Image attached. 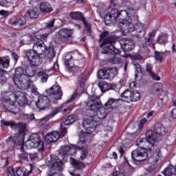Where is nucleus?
Returning <instances> with one entry per match:
<instances>
[{
	"instance_id": "obj_1",
	"label": "nucleus",
	"mask_w": 176,
	"mask_h": 176,
	"mask_svg": "<svg viewBox=\"0 0 176 176\" xmlns=\"http://www.w3.org/2000/svg\"><path fill=\"white\" fill-rule=\"evenodd\" d=\"M34 36L37 39V42L33 45V50H28L25 52V57L32 65H41L43 63V59L41 57V54H44L46 58L52 60L56 56V52L53 48H48L45 45L43 41H46L49 38L48 33H41L36 32L34 34Z\"/></svg>"
},
{
	"instance_id": "obj_2",
	"label": "nucleus",
	"mask_w": 176,
	"mask_h": 176,
	"mask_svg": "<svg viewBox=\"0 0 176 176\" xmlns=\"http://www.w3.org/2000/svg\"><path fill=\"white\" fill-rule=\"evenodd\" d=\"M87 107L89 108L92 112H97V116H94L84 120L82 122V127L86 130V134H91L94 133L97 127H101V121L97 119H104L107 115L111 112V110L102 107V103L100 100V96L92 95L89 97Z\"/></svg>"
},
{
	"instance_id": "obj_3",
	"label": "nucleus",
	"mask_w": 176,
	"mask_h": 176,
	"mask_svg": "<svg viewBox=\"0 0 176 176\" xmlns=\"http://www.w3.org/2000/svg\"><path fill=\"white\" fill-rule=\"evenodd\" d=\"M1 124L2 126H10L11 129L16 127L18 129V133L16 135L12 137L10 136L6 141L8 142H12L14 145H19L20 153L18 154V158L20 162H29L30 153H27L24 149V146H23V141H24V137H25V130H27V126L22 122H14L12 121H6L2 120L1 121Z\"/></svg>"
},
{
	"instance_id": "obj_4",
	"label": "nucleus",
	"mask_w": 176,
	"mask_h": 176,
	"mask_svg": "<svg viewBox=\"0 0 176 176\" xmlns=\"http://www.w3.org/2000/svg\"><path fill=\"white\" fill-rule=\"evenodd\" d=\"M18 103L21 107H25L28 104V99L27 98V95L25 93L21 92V91H16L14 93L12 91L6 92V98L3 102V106L4 107L5 109L16 115L17 111V107L14 102L17 101Z\"/></svg>"
},
{
	"instance_id": "obj_5",
	"label": "nucleus",
	"mask_w": 176,
	"mask_h": 176,
	"mask_svg": "<svg viewBox=\"0 0 176 176\" xmlns=\"http://www.w3.org/2000/svg\"><path fill=\"white\" fill-rule=\"evenodd\" d=\"M119 41L115 35L109 36V32L104 31L100 34V52L102 54H120V50L116 48L113 45Z\"/></svg>"
},
{
	"instance_id": "obj_6",
	"label": "nucleus",
	"mask_w": 176,
	"mask_h": 176,
	"mask_svg": "<svg viewBox=\"0 0 176 176\" xmlns=\"http://www.w3.org/2000/svg\"><path fill=\"white\" fill-rule=\"evenodd\" d=\"M131 19L129 16V13L126 10H119L116 8L112 9L104 16V23L107 25L108 24H112V23H116L119 21L120 24L126 23V20Z\"/></svg>"
},
{
	"instance_id": "obj_7",
	"label": "nucleus",
	"mask_w": 176,
	"mask_h": 176,
	"mask_svg": "<svg viewBox=\"0 0 176 176\" xmlns=\"http://www.w3.org/2000/svg\"><path fill=\"white\" fill-rule=\"evenodd\" d=\"M86 133H82L80 135V139L77 142V145H65L60 147L59 150V153L65 157V156H68L74 155L75 153V149L78 151H82V149H85L86 148V136L85 135Z\"/></svg>"
},
{
	"instance_id": "obj_8",
	"label": "nucleus",
	"mask_w": 176,
	"mask_h": 176,
	"mask_svg": "<svg viewBox=\"0 0 176 176\" xmlns=\"http://www.w3.org/2000/svg\"><path fill=\"white\" fill-rule=\"evenodd\" d=\"M76 97H78V93L75 92L71 96V98L67 101H66L65 103H63L58 107L52 108L51 114H50L47 117H45L41 120H40L38 124V127H46V122H49V120H50V119H52V118H54V116H56V115H57V113H60V112H61L63 111V109H64V108H65V105H67V104H69V102H72L73 101H75V100L76 99Z\"/></svg>"
},
{
	"instance_id": "obj_9",
	"label": "nucleus",
	"mask_w": 176,
	"mask_h": 176,
	"mask_svg": "<svg viewBox=\"0 0 176 176\" xmlns=\"http://www.w3.org/2000/svg\"><path fill=\"white\" fill-rule=\"evenodd\" d=\"M48 166L50 170L47 171V176H64L57 171H63V161L56 155H51Z\"/></svg>"
},
{
	"instance_id": "obj_10",
	"label": "nucleus",
	"mask_w": 176,
	"mask_h": 176,
	"mask_svg": "<svg viewBox=\"0 0 176 176\" xmlns=\"http://www.w3.org/2000/svg\"><path fill=\"white\" fill-rule=\"evenodd\" d=\"M25 146L28 149H32V148H37L38 152L45 151V144L43 141L41 139V136L38 133H32L25 142Z\"/></svg>"
},
{
	"instance_id": "obj_11",
	"label": "nucleus",
	"mask_w": 176,
	"mask_h": 176,
	"mask_svg": "<svg viewBox=\"0 0 176 176\" xmlns=\"http://www.w3.org/2000/svg\"><path fill=\"white\" fill-rule=\"evenodd\" d=\"M119 27L122 34L124 35H126V34H131L133 31H135L138 34H141V32L144 31V25L140 23H138L134 26V25L131 23V18H128L126 22L121 23Z\"/></svg>"
},
{
	"instance_id": "obj_12",
	"label": "nucleus",
	"mask_w": 176,
	"mask_h": 176,
	"mask_svg": "<svg viewBox=\"0 0 176 176\" xmlns=\"http://www.w3.org/2000/svg\"><path fill=\"white\" fill-rule=\"evenodd\" d=\"M14 84L19 89L21 90H27L28 89H30L32 93L33 94H37L38 93V88L35 85H34V82L30 78H20L15 79L14 80Z\"/></svg>"
},
{
	"instance_id": "obj_13",
	"label": "nucleus",
	"mask_w": 176,
	"mask_h": 176,
	"mask_svg": "<svg viewBox=\"0 0 176 176\" xmlns=\"http://www.w3.org/2000/svg\"><path fill=\"white\" fill-rule=\"evenodd\" d=\"M153 130H148L146 132V138H139L136 141L137 146L139 148H142V149H145V145L146 144H150L151 146H157V144L155 143V138H153Z\"/></svg>"
},
{
	"instance_id": "obj_14",
	"label": "nucleus",
	"mask_w": 176,
	"mask_h": 176,
	"mask_svg": "<svg viewBox=\"0 0 176 176\" xmlns=\"http://www.w3.org/2000/svg\"><path fill=\"white\" fill-rule=\"evenodd\" d=\"M120 98L123 102H136V101L141 100V94L138 91H131L126 89L121 94Z\"/></svg>"
},
{
	"instance_id": "obj_15",
	"label": "nucleus",
	"mask_w": 176,
	"mask_h": 176,
	"mask_svg": "<svg viewBox=\"0 0 176 176\" xmlns=\"http://www.w3.org/2000/svg\"><path fill=\"white\" fill-rule=\"evenodd\" d=\"M118 75V68L113 67L110 69H103L98 71V78L99 79H106L107 80H112L114 77Z\"/></svg>"
},
{
	"instance_id": "obj_16",
	"label": "nucleus",
	"mask_w": 176,
	"mask_h": 176,
	"mask_svg": "<svg viewBox=\"0 0 176 176\" xmlns=\"http://www.w3.org/2000/svg\"><path fill=\"white\" fill-rule=\"evenodd\" d=\"M131 157L135 162H145L148 160L146 148H138L131 152Z\"/></svg>"
},
{
	"instance_id": "obj_17",
	"label": "nucleus",
	"mask_w": 176,
	"mask_h": 176,
	"mask_svg": "<svg viewBox=\"0 0 176 176\" xmlns=\"http://www.w3.org/2000/svg\"><path fill=\"white\" fill-rule=\"evenodd\" d=\"M153 132L154 133L153 134V137L154 138V142L157 146V145L159 144V142L157 141V139L156 138L157 135H166L168 131L167 130V128L164 126V125L160 123H157L154 126V131H153Z\"/></svg>"
},
{
	"instance_id": "obj_18",
	"label": "nucleus",
	"mask_w": 176,
	"mask_h": 176,
	"mask_svg": "<svg viewBox=\"0 0 176 176\" xmlns=\"http://www.w3.org/2000/svg\"><path fill=\"white\" fill-rule=\"evenodd\" d=\"M78 120V116L76 115H70L67 117L65 121L61 122L60 124V134L63 137H65V135L67 134V127L64 126H69V124H72V123H74V122H76Z\"/></svg>"
},
{
	"instance_id": "obj_19",
	"label": "nucleus",
	"mask_w": 176,
	"mask_h": 176,
	"mask_svg": "<svg viewBox=\"0 0 176 176\" xmlns=\"http://www.w3.org/2000/svg\"><path fill=\"white\" fill-rule=\"evenodd\" d=\"M120 45L124 52H131L135 47V42L131 38H122L120 41Z\"/></svg>"
},
{
	"instance_id": "obj_20",
	"label": "nucleus",
	"mask_w": 176,
	"mask_h": 176,
	"mask_svg": "<svg viewBox=\"0 0 176 176\" xmlns=\"http://www.w3.org/2000/svg\"><path fill=\"white\" fill-rule=\"evenodd\" d=\"M46 93L47 96H57V97L54 98L56 101H58V100H61V98L63 97V91H61V87H60V85H58V83H56L51 88L47 89Z\"/></svg>"
},
{
	"instance_id": "obj_21",
	"label": "nucleus",
	"mask_w": 176,
	"mask_h": 176,
	"mask_svg": "<svg viewBox=\"0 0 176 176\" xmlns=\"http://www.w3.org/2000/svg\"><path fill=\"white\" fill-rule=\"evenodd\" d=\"M36 105L38 109L45 111L50 105V99L46 96L41 95L38 96Z\"/></svg>"
},
{
	"instance_id": "obj_22",
	"label": "nucleus",
	"mask_w": 176,
	"mask_h": 176,
	"mask_svg": "<svg viewBox=\"0 0 176 176\" xmlns=\"http://www.w3.org/2000/svg\"><path fill=\"white\" fill-rule=\"evenodd\" d=\"M10 25H14L15 27H24L27 24V19L23 16H18L14 19H10L8 22Z\"/></svg>"
},
{
	"instance_id": "obj_23",
	"label": "nucleus",
	"mask_w": 176,
	"mask_h": 176,
	"mask_svg": "<svg viewBox=\"0 0 176 176\" xmlns=\"http://www.w3.org/2000/svg\"><path fill=\"white\" fill-rule=\"evenodd\" d=\"M74 34V29L61 28L58 32V36L59 39H68L72 38Z\"/></svg>"
},
{
	"instance_id": "obj_24",
	"label": "nucleus",
	"mask_w": 176,
	"mask_h": 176,
	"mask_svg": "<svg viewBox=\"0 0 176 176\" xmlns=\"http://www.w3.org/2000/svg\"><path fill=\"white\" fill-rule=\"evenodd\" d=\"M65 65L68 68L70 72H72V74L82 72V69H83V66L75 65V63H71V60L69 59L65 60Z\"/></svg>"
},
{
	"instance_id": "obj_25",
	"label": "nucleus",
	"mask_w": 176,
	"mask_h": 176,
	"mask_svg": "<svg viewBox=\"0 0 176 176\" xmlns=\"http://www.w3.org/2000/svg\"><path fill=\"white\" fill-rule=\"evenodd\" d=\"M45 140L47 144H52L53 142H57L60 140V133L57 131H52L47 133Z\"/></svg>"
},
{
	"instance_id": "obj_26",
	"label": "nucleus",
	"mask_w": 176,
	"mask_h": 176,
	"mask_svg": "<svg viewBox=\"0 0 176 176\" xmlns=\"http://www.w3.org/2000/svg\"><path fill=\"white\" fill-rule=\"evenodd\" d=\"M39 9L41 13L43 14H50V13L54 10L52 6V4L47 1L41 3L39 5Z\"/></svg>"
},
{
	"instance_id": "obj_27",
	"label": "nucleus",
	"mask_w": 176,
	"mask_h": 176,
	"mask_svg": "<svg viewBox=\"0 0 176 176\" xmlns=\"http://www.w3.org/2000/svg\"><path fill=\"white\" fill-rule=\"evenodd\" d=\"M34 170V166L32 164H29V169L24 167H19L17 168L16 171V174L17 176H28L32 174V170Z\"/></svg>"
},
{
	"instance_id": "obj_28",
	"label": "nucleus",
	"mask_w": 176,
	"mask_h": 176,
	"mask_svg": "<svg viewBox=\"0 0 176 176\" xmlns=\"http://www.w3.org/2000/svg\"><path fill=\"white\" fill-rule=\"evenodd\" d=\"M162 151L160 148H157L151 156V162L154 166V167H157V164H159V162L162 160Z\"/></svg>"
},
{
	"instance_id": "obj_29",
	"label": "nucleus",
	"mask_w": 176,
	"mask_h": 176,
	"mask_svg": "<svg viewBox=\"0 0 176 176\" xmlns=\"http://www.w3.org/2000/svg\"><path fill=\"white\" fill-rule=\"evenodd\" d=\"M30 66H27L25 69V76L28 79L30 78H34L36 75V69H34V67H39V65H34L29 62Z\"/></svg>"
},
{
	"instance_id": "obj_30",
	"label": "nucleus",
	"mask_w": 176,
	"mask_h": 176,
	"mask_svg": "<svg viewBox=\"0 0 176 176\" xmlns=\"http://www.w3.org/2000/svg\"><path fill=\"white\" fill-rule=\"evenodd\" d=\"M119 101H122V99H115L110 98L104 104V107L111 111L112 109H114V108H117L118 102H119Z\"/></svg>"
},
{
	"instance_id": "obj_31",
	"label": "nucleus",
	"mask_w": 176,
	"mask_h": 176,
	"mask_svg": "<svg viewBox=\"0 0 176 176\" xmlns=\"http://www.w3.org/2000/svg\"><path fill=\"white\" fill-rule=\"evenodd\" d=\"M153 67H152V65L151 63H146V71L147 74L153 79L154 80H160V77L159 75L155 74L152 69Z\"/></svg>"
},
{
	"instance_id": "obj_32",
	"label": "nucleus",
	"mask_w": 176,
	"mask_h": 176,
	"mask_svg": "<svg viewBox=\"0 0 176 176\" xmlns=\"http://www.w3.org/2000/svg\"><path fill=\"white\" fill-rule=\"evenodd\" d=\"M69 16L73 20H76L77 21H82L86 18L85 17V15L83 13L76 11V12H72L69 13Z\"/></svg>"
},
{
	"instance_id": "obj_33",
	"label": "nucleus",
	"mask_w": 176,
	"mask_h": 176,
	"mask_svg": "<svg viewBox=\"0 0 176 176\" xmlns=\"http://www.w3.org/2000/svg\"><path fill=\"white\" fill-rule=\"evenodd\" d=\"M0 67L6 69L10 67V57L9 56H0Z\"/></svg>"
},
{
	"instance_id": "obj_34",
	"label": "nucleus",
	"mask_w": 176,
	"mask_h": 176,
	"mask_svg": "<svg viewBox=\"0 0 176 176\" xmlns=\"http://www.w3.org/2000/svg\"><path fill=\"white\" fill-rule=\"evenodd\" d=\"M70 162L72 166L76 170H83L85 167H86V165L85 164L79 160H75L72 157L70 158Z\"/></svg>"
},
{
	"instance_id": "obj_35",
	"label": "nucleus",
	"mask_w": 176,
	"mask_h": 176,
	"mask_svg": "<svg viewBox=\"0 0 176 176\" xmlns=\"http://www.w3.org/2000/svg\"><path fill=\"white\" fill-rule=\"evenodd\" d=\"M162 174L165 176H173L176 174V167L173 165H169L162 172Z\"/></svg>"
},
{
	"instance_id": "obj_36",
	"label": "nucleus",
	"mask_w": 176,
	"mask_h": 176,
	"mask_svg": "<svg viewBox=\"0 0 176 176\" xmlns=\"http://www.w3.org/2000/svg\"><path fill=\"white\" fill-rule=\"evenodd\" d=\"M69 56V58H66V60H70V63H74V61H79L80 59V54L78 52V50L71 52Z\"/></svg>"
},
{
	"instance_id": "obj_37",
	"label": "nucleus",
	"mask_w": 176,
	"mask_h": 176,
	"mask_svg": "<svg viewBox=\"0 0 176 176\" xmlns=\"http://www.w3.org/2000/svg\"><path fill=\"white\" fill-rule=\"evenodd\" d=\"M98 87L100 89L102 93H105V91H108V90H111V84L105 81H100L98 84Z\"/></svg>"
},
{
	"instance_id": "obj_38",
	"label": "nucleus",
	"mask_w": 176,
	"mask_h": 176,
	"mask_svg": "<svg viewBox=\"0 0 176 176\" xmlns=\"http://www.w3.org/2000/svg\"><path fill=\"white\" fill-rule=\"evenodd\" d=\"M21 76H25L24 73V69L21 67H16L15 69V73L14 74L13 80L14 81L15 79H20Z\"/></svg>"
},
{
	"instance_id": "obj_39",
	"label": "nucleus",
	"mask_w": 176,
	"mask_h": 176,
	"mask_svg": "<svg viewBox=\"0 0 176 176\" xmlns=\"http://www.w3.org/2000/svg\"><path fill=\"white\" fill-rule=\"evenodd\" d=\"M38 78H40L42 83H46L49 79V74L45 71H40L37 73Z\"/></svg>"
},
{
	"instance_id": "obj_40",
	"label": "nucleus",
	"mask_w": 176,
	"mask_h": 176,
	"mask_svg": "<svg viewBox=\"0 0 176 176\" xmlns=\"http://www.w3.org/2000/svg\"><path fill=\"white\" fill-rule=\"evenodd\" d=\"M167 42H168V36L167 34L159 36L157 39V43H160V45H166Z\"/></svg>"
},
{
	"instance_id": "obj_41",
	"label": "nucleus",
	"mask_w": 176,
	"mask_h": 176,
	"mask_svg": "<svg viewBox=\"0 0 176 176\" xmlns=\"http://www.w3.org/2000/svg\"><path fill=\"white\" fill-rule=\"evenodd\" d=\"M25 16L29 17V19H38L39 17L38 12L34 10H28Z\"/></svg>"
},
{
	"instance_id": "obj_42",
	"label": "nucleus",
	"mask_w": 176,
	"mask_h": 176,
	"mask_svg": "<svg viewBox=\"0 0 176 176\" xmlns=\"http://www.w3.org/2000/svg\"><path fill=\"white\" fill-rule=\"evenodd\" d=\"M82 22L83 23L87 35H91V24L89 23L86 18Z\"/></svg>"
},
{
	"instance_id": "obj_43",
	"label": "nucleus",
	"mask_w": 176,
	"mask_h": 176,
	"mask_svg": "<svg viewBox=\"0 0 176 176\" xmlns=\"http://www.w3.org/2000/svg\"><path fill=\"white\" fill-rule=\"evenodd\" d=\"M163 87V84L162 82H157L153 85L152 91L153 93H157L160 91Z\"/></svg>"
},
{
	"instance_id": "obj_44",
	"label": "nucleus",
	"mask_w": 176,
	"mask_h": 176,
	"mask_svg": "<svg viewBox=\"0 0 176 176\" xmlns=\"http://www.w3.org/2000/svg\"><path fill=\"white\" fill-rule=\"evenodd\" d=\"M111 64H122V58L115 56L108 60Z\"/></svg>"
},
{
	"instance_id": "obj_45",
	"label": "nucleus",
	"mask_w": 176,
	"mask_h": 176,
	"mask_svg": "<svg viewBox=\"0 0 176 176\" xmlns=\"http://www.w3.org/2000/svg\"><path fill=\"white\" fill-rule=\"evenodd\" d=\"M155 58L158 63H163V53L159 51H155Z\"/></svg>"
},
{
	"instance_id": "obj_46",
	"label": "nucleus",
	"mask_w": 176,
	"mask_h": 176,
	"mask_svg": "<svg viewBox=\"0 0 176 176\" xmlns=\"http://www.w3.org/2000/svg\"><path fill=\"white\" fill-rule=\"evenodd\" d=\"M7 176H16V174L14 172V168L12 166H9L6 170Z\"/></svg>"
},
{
	"instance_id": "obj_47",
	"label": "nucleus",
	"mask_w": 176,
	"mask_h": 176,
	"mask_svg": "<svg viewBox=\"0 0 176 176\" xmlns=\"http://www.w3.org/2000/svg\"><path fill=\"white\" fill-rule=\"evenodd\" d=\"M12 3L8 0H0V6H3V8H9Z\"/></svg>"
},
{
	"instance_id": "obj_48",
	"label": "nucleus",
	"mask_w": 176,
	"mask_h": 176,
	"mask_svg": "<svg viewBox=\"0 0 176 176\" xmlns=\"http://www.w3.org/2000/svg\"><path fill=\"white\" fill-rule=\"evenodd\" d=\"M89 155V151L86 149L82 150L81 152V155L80 156V160H85L86 157H87V155Z\"/></svg>"
},
{
	"instance_id": "obj_49",
	"label": "nucleus",
	"mask_w": 176,
	"mask_h": 176,
	"mask_svg": "<svg viewBox=\"0 0 176 176\" xmlns=\"http://www.w3.org/2000/svg\"><path fill=\"white\" fill-rule=\"evenodd\" d=\"M133 65L135 66V70L137 74H142V67L139 63H134Z\"/></svg>"
},
{
	"instance_id": "obj_50",
	"label": "nucleus",
	"mask_w": 176,
	"mask_h": 176,
	"mask_svg": "<svg viewBox=\"0 0 176 176\" xmlns=\"http://www.w3.org/2000/svg\"><path fill=\"white\" fill-rule=\"evenodd\" d=\"M148 122V120L145 118H142V120H140L139 124H138V127L139 129H143L144 126H145V124Z\"/></svg>"
},
{
	"instance_id": "obj_51",
	"label": "nucleus",
	"mask_w": 176,
	"mask_h": 176,
	"mask_svg": "<svg viewBox=\"0 0 176 176\" xmlns=\"http://www.w3.org/2000/svg\"><path fill=\"white\" fill-rule=\"evenodd\" d=\"M38 159V153H29V162H32Z\"/></svg>"
},
{
	"instance_id": "obj_52",
	"label": "nucleus",
	"mask_w": 176,
	"mask_h": 176,
	"mask_svg": "<svg viewBox=\"0 0 176 176\" xmlns=\"http://www.w3.org/2000/svg\"><path fill=\"white\" fill-rule=\"evenodd\" d=\"M86 82V78L85 77H81L80 80H78V83L80 87L82 89V87H85V83Z\"/></svg>"
},
{
	"instance_id": "obj_53",
	"label": "nucleus",
	"mask_w": 176,
	"mask_h": 176,
	"mask_svg": "<svg viewBox=\"0 0 176 176\" xmlns=\"http://www.w3.org/2000/svg\"><path fill=\"white\" fill-rule=\"evenodd\" d=\"M54 27V19L49 21L48 23H46L45 24V28H53Z\"/></svg>"
},
{
	"instance_id": "obj_54",
	"label": "nucleus",
	"mask_w": 176,
	"mask_h": 176,
	"mask_svg": "<svg viewBox=\"0 0 176 176\" xmlns=\"http://www.w3.org/2000/svg\"><path fill=\"white\" fill-rule=\"evenodd\" d=\"M118 151L120 153V157H122V156H124V153H126V152L124 151V149H123V147L120 146L118 148Z\"/></svg>"
},
{
	"instance_id": "obj_55",
	"label": "nucleus",
	"mask_w": 176,
	"mask_h": 176,
	"mask_svg": "<svg viewBox=\"0 0 176 176\" xmlns=\"http://www.w3.org/2000/svg\"><path fill=\"white\" fill-rule=\"evenodd\" d=\"M144 42L146 43V45H147L148 46H151V45H152V38L147 37L144 38Z\"/></svg>"
},
{
	"instance_id": "obj_56",
	"label": "nucleus",
	"mask_w": 176,
	"mask_h": 176,
	"mask_svg": "<svg viewBox=\"0 0 176 176\" xmlns=\"http://www.w3.org/2000/svg\"><path fill=\"white\" fill-rule=\"evenodd\" d=\"M11 54L13 60H14L15 63H17L19 61V55L16 52H12Z\"/></svg>"
},
{
	"instance_id": "obj_57",
	"label": "nucleus",
	"mask_w": 176,
	"mask_h": 176,
	"mask_svg": "<svg viewBox=\"0 0 176 176\" xmlns=\"http://www.w3.org/2000/svg\"><path fill=\"white\" fill-rule=\"evenodd\" d=\"M170 117L172 119H176V108L172 109L170 112Z\"/></svg>"
},
{
	"instance_id": "obj_58",
	"label": "nucleus",
	"mask_w": 176,
	"mask_h": 176,
	"mask_svg": "<svg viewBox=\"0 0 176 176\" xmlns=\"http://www.w3.org/2000/svg\"><path fill=\"white\" fill-rule=\"evenodd\" d=\"M112 175L113 176H126V175H124V173H120L119 171L113 172Z\"/></svg>"
},
{
	"instance_id": "obj_59",
	"label": "nucleus",
	"mask_w": 176,
	"mask_h": 176,
	"mask_svg": "<svg viewBox=\"0 0 176 176\" xmlns=\"http://www.w3.org/2000/svg\"><path fill=\"white\" fill-rule=\"evenodd\" d=\"M133 60H142V56L140 54H135L132 56Z\"/></svg>"
},
{
	"instance_id": "obj_60",
	"label": "nucleus",
	"mask_w": 176,
	"mask_h": 176,
	"mask_svg": "<svg viewBox=\"0 0 176 176\" xmlns=\"http://www.w3.org/2000/svg\"><path fill=\"white\" fill-rule=\"evenodd\" d=\"M21 119H24V120H28V114L22 113L20 115Z\"/></svg>"
},
{
	"instance_id": "obj_61",
	"label": "nucleus",
	"mask_w": 176,
	"mask_h": 176,
	"mask_svg": "<svg viewBox=\"0 0 176 176\" xmlns=\"http://www.w3.org/2000/svg\"><path fill=\"white\" fill-rule=\"evenodd\" d=\"M155 35H156V32H155V31L151 32L148 34V38H150L151 39H152V38H153V36H155Z\"/></svg>"
},
{
	"instance_id": "obj_62",
	"label": "nucleus",
	"mask_w": 176,
	"mask_h": 176,
	"mask_svg": "<svg viewBox=\"0 0 176 176\" xmlns=\"http://www.w3.org/2000/svg\"><path fill=\"white\" fill-rule=\"evenodd\" d=\"M155 113L154 111H151L150 112H148L146 115V118L147 119H150V118H152V116H153V114Z\"/></svg>"
},
{
	"instance_id": "obj_63",
	"label": "nucleus",
	"mask_w": 176,
	"mask_h": 176,
	"mask_svg": "<svg viewBox=\"0 0 176 176\" xmlns=\"http://www.w3.org/2000/svg\"><path fill=\"white\" fill-rule=\"evenodd\" d=\"M5 74H6V70L0 69V78H3V76H5Z\"/></svg>"
},
{
	"instance_id": "obj_64",
	"label": "nucleus",
	"mask_w": 176,
	"mask_h": 176,
	"mask_svg": "<svg viewBox=\"0 0 176 176\" xmlns=\"http://www.w3.org/2000/svg\"><path fill=\"white\" fill-rule=\"evenodd\" d=\"M9 159L8 157H6L5 159H2L3 162H5L4 167H6V166H9V161L8 160Z\"/></svg>"
}]
</instances>
